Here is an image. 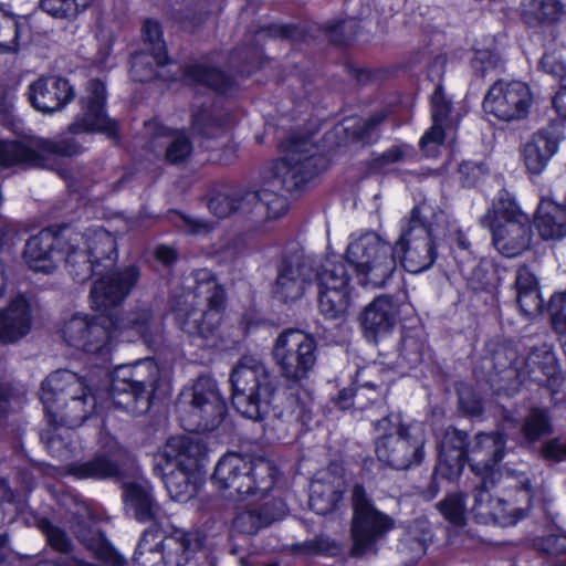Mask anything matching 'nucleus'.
Segmentation results:
<instances>
[{
  "label": "nucleus",
  "mask_w": 566,
  "mask_h": 566,
  "mask_svg": "<svg viewBox=\"0 0 566 566\" xmlns=\"http://www.w3.org/2000/svg\"><path fill=\"white\" fill-rule=\"evenodd\" d=\"M468 434L453 427L444 430L439 452V469L449 480L458 478L465 461L475 476L472 491L474 520L480 524L495 522V433H479L467 457Z\"/></svg>",
  "instance_id": "nucleus-1"
},
{
  "label": "nucleus",
  "mask_w": 566,
  "mask_h": 566,
  "mask_svg": "<svg viewBox=\"0 0 566 566\" xmlns=\"http://www.w3.org/2000/svg\"><path fill=\"white\" fill-rule=\"evenodd\" d=\"M84 247L99 276L90 292L91 304L104 313L127 298L140 279V268L130 264L108 274L117 263L118 253L115 238L106 230L97 229L84 234Z\"/></svg>",
  "instance_id": "nucleus-2"
},
{
  "label": "nucleus",
  "mask_w": 566,
  "mask_h": 566,
  "mask_svg": "<svg viewBox=\"0 0 566 566\" xmlns=\"http://www.w3.org/2000/svg\"><path fill=\"white\" fill-rule=\"evenodd\" d=\"M41 401L53 427H78L95 408V398L84 378L66 369L56 370L43 380Z\"/></svg>",
  "instance_id": "nucleus-3"
},
{
  "label": "nucleus",
  "mask_w": 566,
  "mask_h": 566,
  "mask_svg": "<svg viewBox=\"0 0 566 566\" xmlns=\"http://www.w3.org/2000/svg\"><path fill=\"white\" fill-rule=\"evenodd\" d=\"M230 381L235 410L253 421L263 420L270 412L276 391L268 367L252 356H243L233 367Z\"/></svg>",
  "instance_id": "nucleus-4"
},
{
  "label": "nucleus",
  "mask_w": 566,
  "mask_h": 566,
  "mask_svg": "<svg viewBox=\"0 0 566 566\" xmlns=\"http://www.w3.org/2000/svg\"><path fill=\"white\" fill-rule=\"evenodd\" d=\"M380 437L375 442L379 461L396 470L421 464L427 441L426 428L420 422L402 423L398 415L385 416L375 423Z\"/></svg>",
  "instance_id": "nucleus-5"
},
{
  "label": "nucleus",
  "mask_w": 566,
  "mask_h": 566,
  "mask_svg": "<svg viewBox=\"0 0 566 566\" xmlns=\"http://www.w3.org/2000/svg\"><path fill=\"white\" fill-rule=\"evenodd\" d=\"M161 379V370L153 358L119 366L112 378L109 396L116 408L133 416L146 413Z\"/></svg>",
  "instance_id": "nucleus-6"
},
{
  "label": "nucleus",
  "mask_w": 566,
  "mask_h": 566,
  "mask_svg": "<svg viewBox=\"0 0 566 566\" xmlns=\"http://www.w3.org/2000/svg\"><path fill=\"white\" fill-rule=\"evenodd\" d=\"M276 474L277 470L270 460L231 452L218 461L213 480L218 488L230 491L229 496H263L274 486Z\"/></svg>",
  "instance_id": "nucleus-7"
},
{
  "label": "nucleus",
  "mask_w": 566,
  "mask_h": 566,
  "mask_svg": "<svg viewBox=\"0 0 566 566\" xmlns=\"http://www.w3.org/2000/svg\"><path fill=\"white\" fill-rule=\"evenodd\" d=\"M195 276L191 308L180 316V327L191 336L209 339L220 328L226 292L209 271L199 270Z\"/></svg>",
  "instance_id": "nucleus-8"
},
{
  "label": "nucleus",
  "mask_w": 566,
  "mask_h": 566,
  "mask_svg": "<svg viewBox=\"0 0 566 566\" xmlns=\"http://www.w3.org/2000/svg\"><path fill=\"white\" fill-rule=\"evenodd\" d=\"M346 259L354 266L363 286L384 287L397 269L396 247L375 232L352 239Z\"/></svg>",
  "instance_id": "nucleus-9"
},
{
  "label": "nucleus",
  "mask_w": 566,
  "mask_h": 566,
  "mask_svg": "<svg viewBox=\"0 0 566 566\" xmlns=\"http://www.w3.org/2000/svg\"><path fill=\"white\" fill-rule=\"evenodd\" d=\"M176 408L182 428L190 432L213 431L227 415V403L217 382L206 376L180 395Z\"/></svg>",
  "instance_id": "nucleus-10"
},
{
  "label": "nucleus",
  "mask_w": 566,
  "mask_h": 566,
  "mask_svg": "<svg viewBox=\"0 0 566 566\" xmlns=\"http://www.w3.org/2000/svg\"><path fill=\"white\" fill-rule=\"evenodd\" d=\"M197 547L196 537L184 530L167 534L150 526L142 533L132 562L134 566H185Z\"/></svg>",
  "instance_id": "nucleus-11"
},
{
  "label": "nucleus",
  "mask_w": 566,
  "mask_h": 566,
  "mask_svg": "<svg viewBox=\"0 0 566 566\" xmlns=\"http://www.w3.org/2000/svg\"><path fill=\"white\" fill-rule=\"evenodd\" d=\"M353 517L350 523V555L363 557L376 555L378 542L395 527L391 516L377 510L365 488L356 484L352 491Z\"/></svg>",
  "instance_id": "nucleus-12"
},
{
  "label": "nucleus",
  "mask_w": 566,
  "mask_h": 566,
  "mask_svg": "<svg viewBox=\"0 0 566 566\" xmlns=\"http://www.w3.org/2000/svg\"><path fill=\"white\" fill-rule=\"evenodd\" d=\"M83 147L73 137L57 140L33 138L29 140H0V167L14 165L49 168L56 157H72L81 154Z\"/></svg>",
  "instance_id": "nucleus-13"
},
{
  "label": "nucleus",
  "mask_w": 566,
  "mask_h": 566,
  "mask_svg": "<svg viewBox=\"0 0 566 566\" xmlns=\"http://www.w3.org/2000/svg\"><path fill=\"white\" fill-rule=\"evenodd\" d=\"M285 155L272 168L268 180L270 187L280 188L286 192L302 189L317 174L315 147L307 138H287L284 144Z\"/></svg>",
  "instance_id": "nucleus-14"
},
{
  "label": "nucleus",
  "mask_w": 566,
  "mask_h": 566,
  "mask_svg": "<svg viewBox=\"0 0 566 566\" xmlns=\"http://www.w3.org/2000/svg\"><path fill=\"white\" fill-rule=\"evenodd\" d=\"M272 356L280 376L298 384L308 378L316 364V342L298 329H286L276 337Z\"/></svg>",
  "instance_id": "nucleus-15"
},
{
  "label": "nucleus",
  "mask_w": 566,
  "mask_h": 566,
  "mask_svg": "<svg viewBox=\"0 0 566 566\" xmlns=\"http://www.w3.org/2000/svg\"><path fill=\"white\" fill-rule=\"evenodd\" d=\"M395 247L401 265L410 273L418 274L433 265L438 255L437 244L431 226L421 218L418 207L411 210Z\"/></svg>",
  "instance_id": "nucleus-16"
},
{
  "label": "nucleus",
  "mask_w": 566,
  "mask_h": 566,
  "mask_svg": "<svg viewBox=\"0 0 566 566\" xmlns=\"http://www.w3.org/2000/svg\"><path fill=\"white\" fill-rule=\"evenodd\" d=\"M532 222L514 197L501 190L497 197V252L506 258L520 255L528 249Z\"/></svg>",
  "instance_id": "nucleus-17"
},
{
  "label": "nucleus",
  "mask_w": 566,
  "mask_h": 566,
  "mask_svg": "<svg viewBox=\"0 0 566 566\" xmlns=\"http://www.w3.org/2000/svg\"><path fill=\"white\" fill-rule=\"evenodd\" d=\"M111 317L99 316L88 319L86 316L74 315L63 328L64 340L77 349L91 354H103L109 350L112 339L118 332Z\"/></svg>",
  "instance_id": "nucleus-18"
},
{
  "label": "nucleus",
  "mask_w": 566,
  "mask_h": 566,
  "mask_svg": "<svg viewBox=\"0 0 566 566\" xmlns=\"http://www.w3.org/2000/svg\"><path fill=\"white\" fill-rule=\"evenodd\" d=\"M106 88L103 82L91 80L85 95L80 98L81 111L69 126L72 134L103 133L108 138H117V123L109 118L104 109Z\"/></svg>",
  "instance_id": "nucleus-19"
},
{
  "label": "nucleus",
  "mask_w": 566,
  "mask_h": 566,
  "mask_svg": "<svg viewBox=\"0 0 566 566\" xmlns=\"http://www.w3.org/2000/svg\"><path fill=\"white\" fill-rule=\"evenodd\" d=\"M312 274L313 265L307 258L301 254L284 258L272 285L273 296L282 303L300 300L313 280Z\"/></svg>",
  "instance_id": "nucleus-20"
},
{
  "label": "nucleus",
  "mask_w": 566,
  "mask_h": 566,
  "mask_svg": "<svg viewBox=\"0 0 566 566\" xmlns=\"http://www.w3.org/2000/svg\"><path fill=\"white\" fill-rule=\"evenodd\" d=\"M65 238V229L57 232L52 229L40 231L25 242L22 254L24 262L34 272L52 273L63 259Z\"/></svg>",
  "instance_id": "nucleus-21"
},
{
  "label": "nucleus",
  "mask_w": 566,
  "mask_h": 566,
  "mask_svg": "<svg viewBox=\"0 0 566 566\" xmlns=\"http://www.w3.org/2000/svg\"><path fill=\"white\" fill-rule=\"evenodd\" d=\"M148 146L157 156L171 165L186 163L193 151V144L182 130L170 129L153 120L145 124Z\"/></svg>",
  "instance_id": "nucleus-22"
},
{
  "label": "nucleus",
  "mask_w": 566,
  "mask_h": 566,
  "mask_svg": "<svg viewBox=\"0 0 566 566\" xmlns=\"http://www.w3.org/2000/svg\"><path fill=\"white\" fill-rule=\"evenodd\" d=\"M563 138L564 125L556 119L535 132L522 150L527 170L534 175L541 174L557 153Z\"/></svg>",
  "instance_id": "nucleus-23"
},
{
  "label": "nucleus",
  "mask_w": 566,
  "mask_h": 566,
  "mask_svg": "<svg viewBox=\"0 0 566 566\" xmlns=\"http://www.w3.org/2000/svg\"><path fill=\"white\" fill-rule=\"evenodd\" d=\"M346 486V479L339 465L331 464L318 472L311 484V510L319 515L332 513L343 500Z\"/></svg>",
  "instance_id": "nucleus-24"
},
{
  "label": "nucleus",
  "mask_w": 566,
  "mask_h": 566,
  "mask_svg": "<svg viewBox=\"0 0 566 566\" xmlns=\"http://www.w3.org/2000/svg\"><path fill=\"white\" fill-rule=\"evenodd\" d=\"M32 105L42 113L61 111L75 97L73 86L59 76L40 77L29 87Z\"/></svg>",
  "instance_id": "nucleus-25"
},
{
  "label": "nucleus",
  "mask_w": 566,
  "mask_h": 566,
  "mask_svg": "<svg viewBox=\"0 0 566 566\" xmlns=\"http://www.w3.org/2000/svg\"><path fill=\"white\" fill-rule=\"evenodd\" d=\"M399 304L390 295L375 297L359 316L360 326L368 340L377 342V338L391 332L397 323Z\"/></svg>",
  "instance_id": "nucleus-26"
},
{
  "label": "nucleus",
  "mask_w": 566,
  "mask_h": 566,
  "mask_svg": "<svg viewBox=\"0 0 566 566\" xmlns=\"http://www.w3.org/2000/svg\"><path fill=\"white\" fill-rule=\"evenodd\" d=\"M126 450L117 442H112L107 450L99 451L88 461L69 464L67 473L77 479H111L120 475Z\"/></svg>",
  "instance_id": "nucleus-27"
},
{
  "label": "nucleus",
  "mask_w": 566,
  "mask_h": 566,
  "mask_svg": "<svg viewBox=\"0 0 566 566\" xmlns=\"http://www.w3.org/2000/svg\"><path fill=\"white\" fill-rule=\"evenodd\" d=\"M163 457L167 465L199 472L208 457V449L199 437L177 436L166 442Z\"/></svg>",
  "instance_id": "nucleus-28"
},
{
  "label": "nucleus",
  "mask_w": 566,
  "mask_h": 566,
  "mask_svg": "<svg viewBox=\"0 0 566 566\" xmlns=\"http://www.w3.org/2000/svg\"><path fill=\"white\" fill-rule=\"evenodd\" d=\"M497 119L511 122L527 117L533 104V94L527 83L497 78Z\"/></svg>",
  "instance_id": "nucleus-29"
},
{
  "label": "nucleus",
  "mask_w": 566,
  "mask_h": 566,
  "mask_svg": "<svg viewBox=\"0 0 566 566\" xmlns=\"http://www.w3.org/2000/svg\"><path fill=\"white\" fill-rule=\"evenodd\" d=\"M286 506L281 499H273L239 512L232 522V536H252L285 515Z\"/></svg>",
  "instance_id": "nucleus-30"
},
{
  "label": "nucleus",
  "mask_w": 566,
  "mask_h": 566,
  "mask_svg": "<svg viewBox=\"0 0 566 566\" xmlns=\"http://www.w3.org/2000/svg\"><path fill=\"white\" fill-rule=\"evenodd\" d=\"M115 323V329L118 333H133L147 345L157 343L161 338L163 321L148 304L135 306L125 317Z\"/></svg>",
  "instance_id": "nucleus-31"
},
{
  "label": "nucleus",
  "mask_w": 566,
  "mask_h": 566,
  "mask_svg": "<svg viewBox=\"0 0 566 566\" xmlns=\"http://www.w3.org/2000/svg\"><path fill=\"white\" fill-rule=\"evenodd\" d=\"M32 326L31 308L27 298L17 296L0 311V342L14 344L25 337Z\"/></svg>",
  "instance_id": "nucleus-32"
},
{
  "label": "nucleus",
  "mask_w": 566,
  "mask_h": 566,
  "mask_svg": "<svg viewBox=\"0 0 566 566\" xmlns=\"http://www.w3.org/2000/svg\"><path fill=\"white\" fill-rule=\"evenodd\" d=\"M63 255L66 269L74 281L84 283L96 275V268L84 247V234L65 229Z\"/></svg>",
  "instance_id": "nucleus-33"
},
{
  "label": "nucleus",
  "mask_w": 566,
  "mask_h": 566,
  "mask_svg": "<svg viewBox=\"0 0 566 566\" xmlns=\"http://www.w3.org/2000/svg\"><path fill=\"white\" fill-rule=\"evenodd\" d=\"M534 226L543 240L566 237V202L560 205L543 197L535 211Z\"/></svg>",
  "instance_id": "nucleus-34"
},
{
  "label": "nucleus",
  "mask_w": 566,
  "mask_h": 566,
  "mask_svg": "<svg viewBox=\"0 0 566 566\" xmlns=\"http://www.w3.org/2000/svg\"><path fill=\"white\" fill-rule=\"evenodd\" d=\"M126 506L139 522H154L161 518V510L150 491L137 483L127 484L124 492Z\"/></svg>",
  "instance_id": "nucleus-35"
},
{
  "label": "nucleus",
  "mask_w": 566,
  "mask_h": 566,
  "mask_svg": "<svg viewBox=\"0 0 566 566\" xmlns=\"http://www.w3.org/2000/svg\"><path fill=\"white\" fill-rule=\"evenodd\" d=\"M74 534L97 559L111 566L124 565V558L114 551L99 531L91 528L84 522H77L74 525Z\"/></svg>",
  "instance_id": "nucleus-36"
},
{
  "label": "nucleus",
  "mask_w": 566,
  "mask_h": 566,
  "mask_svg": "<svg viewBox=\"0 0 566 566\" xmlns=\"http://www.w3.org/2000/svg\"><path fill=\"white\" fill-rule=\"evenodd\" d=\"M564 13L560 0H523V21L531 27L556 24Z\"/></svg>",
  "instance_id": "nucleus-37"
},
{
  "label": "nucleus",
  "mask_w": 566,
  "mask_h": 566,
  "mask_svg": "<svg viewBox=\"0 0 566 566\" xmlns=\"http://www.w3.org/2000/svg\"><path fill=\"white\" fill-rule=\"evenodd\" d=\"M313 277L318 290L350 287V275L346 263L335 258H326L313 266Z\"/></svg>",
  "instance_id": "nucleus-38"
},
{
  "label": "nucleus",
  "mask_w": 566,
  "mask_h": 566,
  "mask_svg": "<svg viewBox=\"0 0 566 566\" xmlns=\"http://www.w3.org/2000/svg\"><path fill=\"white\" fill-rule=\"evenodd\" d=\"M554 432V421L548 408L532 407L523 419L521 433L528 444L541 441Z\"/></svg>",
  "instance_id": "nucleus-39"
},
{
  "label": "nucleus",
  "mask_w": 566,
  "mask_h": 566,
  "mask_svg": "<svg viewBox=\"0 0 566 566\" xmlns=\"http://www.w3.org/2000/svg\"><path fill=\"white\" fill-rule=\"evenodd\" d=\"M163 479L170 497L175 501L185 502L197 493L199 472L174 467Z\"/></svg>",
  "instance_id": "nucleus-40"
},
{
  "label": "nucleus",
  "mask_w": 566,
  "mask_h": 566,
  "mask_svg": "<svg viewBox=\"0 0 566 566\" xmlns=\"http://www.w3.org/2000/svg\"><path fill=\"white\" fill-rule=\"evenodd\" d=\"M352 287L318 290V310L327 319L344 318L352 304Z\"/></svg>",
  "instance_id": "nucleus-41"
},
{
  "label": "nucleus",
  "mask_w": 566,
  "mask_h": 566,
  "mask_svg": "<svg viewBox=\"0 0 566 566\" xmlns=\"http://www.w3.org/2000/svg\"><path fill=\"white\" fill-rule=\"evenodd\" d=\"M365 373L366 370H363L357 374V382L359 385L356 389L346 388L338 392L334 402L339 409L346 410L352 406H355L358 409H364V398H367L369 401H375L378 396H380L378 384L367 380L361 382V378L364 377Z\"/></svg>",
  "instance_id": "nucleus-42"
},
{
  "label": "nucleus",
  "mask_w": 566,
  "mask_h": 566,
  "mask_svg": "<svg viewBox=\"0 0 566 566\" xmlns=\"http://www.w3.org/2000/svg\"><path fill=\"white\" fill-rule=\"evenodd\" d=\"M187 81L206 86L216 92L226 93L230 87V78L217 69L201 63L188 65L184 70Z\"/></svg>",
  "instance_id": "nucleus-43"
},
{
  "label": "nucleus",
  "mask_w": 566,
  "mask_h": 566,
  "mask_svg": "<svg viewBox=\"0 0 566 566\" xmlns=\"http://www.w3.org/2000/svg\"><path fill=\"white\" fill-rule=\"evenodd\" d=\"M230 125L228 116L218 115L210 108L202 107L192 113V128L206 138L217 137Z\"/></svg>",
  "instance_id": "nucleus-44"
},
{
  "label": "nucleus",
  "mask_w": 566,
  "mask_h": 566,
  "mask_svg": "<svg viewBox=\"0 0 566 566\" xmlns=\"http://www.w3.org/2000/svg\"><path fill=\"white\" fill-rule=\"evenodd\" d=\"M144 44L149 46L153 57L157 65H166L168 56L166 54V44L163 40V31L160 24L153 19H147L142 29Z\"/></svg>",
  "instance_id": "nucleus-45"
},
{
  "label": "nucleus",
  "mask_w": 566,
  "mask_h": 566,
  "mask_svg": "<svg viewBox=\"0 0 566 566\" xmlns=\"http://www.w3.org/2000/svg\"><path fill=\"white\" fill-rule=\"evenodd\" d=\"M93 0H41V8L56 19L74 20Z\"/></svg>",
  "instance_id": "nucleus-46"
},
{
  "label": "nucleus",
  "mask_w": 566,
  "mask_h": 566,
  "mask_svg": "<svg viewBox=\"0 0 566 566\" xmlns=\"http://www.w3.org/2000/svg\"><path fill=\"white\" fill-rule=\"evenodd\" d=\"M291 551L296 555L305 557L314 555L336 556L340 553V546L331 537L318 535L303 543L294 544Z\"/></svg>",
  "instance_id": "nucleus-47"
},
{
  "label": "nucleus",
  "mask_w": 566,
  "mask_h": 566,
  "mask_svg": "<svg viewBox=\"0 0 566 566\" xmlns=\"http://www.w3.org/2000/svg\"><path fill=\"white\" fill-rule=\"evenodd\" d=\"M438 510L442 516L454 526H464L465 517V494L454 492L448 494L438 503Z\"/></svg>",
  "instance_id": "nucleus-48"
},
{
  "label": "nucleus",
  "mask_w": 566,
  "mask_h": 566,
  "mask_svg": "<svg viewBox=\"0 0 566 566\" xmlns=\"http://www.w3.org/2000/svg\"><path fill=\"white\" fill-rule=\"evenodd\" d=\"M537 365L539 371L545 377L543 379L545 386L549 388L553 395L559 392L566 381V377L554 353L546 350Z\"/></svg>",
  "instance_id": "nucleus-49"
},
{
  "label": "nucleus",
  "mask_w": 566,
  "mask_h": 566,
  "mask_svg": "<svg viewBox=\"0 0 566 566\" xmlns=\"http://www.w3.org/2000/svg\"><path fill=\"white\" fill-rule=\"evenodd\" d=\"M280 188H272L270 184L261 189V219H276L286 213L289 203L286 198L279 193Z\"/></svg>",
  "instance_id": "nucleus-50"
},
{
  "label": "nucleus",
  "mask_w": 566,
  "mask_h": 566,
  "mask_svg": "<svg viewBox=\"0 0 566 566\" xmlns=\"http://www.w3.org/2000/svg\"><path fill=\"white\" fill-rule=\"evenodd\" d=\"M19 23L17 18L0 4V53L13 52L18 48Z\"/></svg>",
  "instance_id": "nucleus-51"
},
{
  "label": "nucleus",
  "mask_w": 566,
  "mask_h": 566,
  "mask_svg": "<svg viewBox=\"0 0 566 566\" xmlns=\"http://www.w3.org/2000/svg\"><path fill=\"white\" fill-rule=\"evenodd\" d=\"M382 114H375L367 119L346 120L345 130L350 133L353 139L368 144L375 139L376 128L384 122Z\"/></svg>",
  "instance_id": "nucleus-52"
},
{
  "label": "nucleus",
  "mask_w": 566,
  "mask_h": 566,
  "mask_svg": "<svg viewBox=\"0 0 566 566\" xmlns=\"http://www.w3.org/2000/svg\"><path fill=\"white\" fill-rule=\"evenodd\" d=\"M158 66L153 52H136L130 60V75L137 82H148L157 76L156 67Z\"/></svg>",
  "instance_id": "nucleus-53"
},
{
  "label": "nucleus",
  "mask_w": 566,
  "mask_h": 566,
  "mask_svg": "<svg viewBox=\"0 0 566 566\" xmlns=\"http://www.w3.org/2000/svg\"><path fill=\"white\" fill-rule=\"evenodd\" d=\"M40 530L46 536L49 545L56 552L62 554H70L73 548V544L69 535L61 527L53 525L48 520H42L39 523Z\"/></svg>",
  "instance_id": "nucleus-54"
},
{
  "label": "nucleus",
  "mask_w": 566,
  "mask_h": 566,
  "mask_svg": "<svg viewBox=\"0 0 566 566\" xmlns=\"http://www.w3.org/2000/svg\"><path fill=\"white\" fill-rule=\"evenodd\" d=\"M234 213L252 214L261 219V190L260 191H235L234 192Z\"/></svg>",
  "instance_id": "nucleus-55"
},
{
  "label": "nucleus",
  "mask_w": 566,
  "mask_h": 566,
  "mask_svg": "<svg viewBox=\"0 0 566 566\" xmlns=\"http://www.w3.org/2000/svg\"><path fill=\"white\" fill-rule=\"evenodd\" d=\"M490 168L483 163L463 161L458 168V178L463 187H474L483 181Z\"/></svg>",
  "instance_id": "nucleus-56"
},
{
  "label": "nucleus",
  "mask_w": 566,
  "mask_h": 566,
  "mask_svg": "<svg viewBox=\"0 0 566 566\" xmlns=\"http://www.w3.org/2000/svg\"><path fill=\"white\" fill-rule=\"evenodd\" d=\"M424 353L423 342L415 335H406L400 346V357L412 368L422 361Z\"/></svg>",
  "instance_id": "nucleus-57"
},
{
  "label": "nucleus",
  "mask_w": 566,
  "mask_h": 566,
  "mask_svg": "<svg viewBox=\"0 0 566 566\" xmlns=\"http://www.w3.org/2000/svg\"><path fill=\"white\" fill-rule=\"evenodd\" d=\"M356 21L352 18L328 21L325 24V33L332 42L343 43L355 33Z\"/></svg>",
  "instance_id": "nucleus-58"
},
{
  "label": "nucleus",
  "mask_w": 566,
  "mask_h": 566,
  "mask_svg": "<svg viewBox=\"0 0 566 566\" xmlns=\"http://www.w3.org/2000/svg\"><path fill=\"white\" fill-rule=\"evenodd\" d=\"M459 408L467 415L478 416L482 411V400L470 385L457 386Z\"/></svg>",
  "instance_id": "nucleus-59"
},
{
  "label": "nucleus",
  "mask_w": 566,
  "mask_h": 566,
  "mask_svg": "<svg viewBox=\"0 0 566 566\" xmlns=\"http://www.w3.org/2000/svg\"><path fill=\"white\" fill-rule=\"evenodd\" d=\"M516 303L520 312L525 317H531L542 313L544 308V300L542 297L541 289L520 292V294H516Z\"/></svg>",
  "instance_id": "nucleus-60"
},
{
  "label": "nucleus",
  "mask_w": 566,
  "mask_h": 566,
  "mask_svg": "<svg viewBox=\"0 0 566 566\" xmlns=\"http://www.w3.org/2000/svg\"><path fill=\"white\" fill-rule=\"evenodd\" d=\"M178 220H175L177 227L188 233L195 235L207 234L214 229L216 223L202 218L191 217L184 213H177Z\"/></svg>",
  "instance_id": "nucleus-61"
},
{
  "label": "nucleus",
  "mask_w": 566,
  "mask_h": 566,
  "mask_svg": "<svg viewBox=\"0 0 566 566\" xmlns=\"http://www.w3.org/2000/svg\"><path fill=\"white\" fill-rule=\"evenodd\" d=\"M539 455L543 460L554 463L566 461V437H554L542 443Z\"/></svg>",
  "instance_id": "nucleus-62"
},
{
  "label": "nucleus",
  "mask_w": 566,
  "mask_h": 566,
  "mask_svg": "<svg viewBox=\"0 0 566 566\" xmlns=\"http://www.w3.org/2000/svg\"><path fill=\"white\" fill-rule=\"evenodd\" d=\"M407 155V146H394L386 150L385 153H382L381 155H379L378 157L374 158L370 164V168L376 171L385 170L390 165L403 160Z\"/></svg>",
  "instance_id": "nucleus-63"
},
{
  "label": "nucleus",
  "mask_w": 566,
  "mask_h": 566,
  "mask_svg": "<svg viewBox=\"0 0 566 566\" xmlns=\"http://www.w3.org/2000/svg\"><path fill=\"white\" fill-rule=\"evenodd\" d=\"M444 140V130L442 123H434L430 129L421 137L420 147L427 156H434L437 149Z\"/></svg>",
  "instance_id": "nucleus-64"
}]
</instances>
